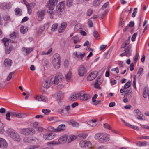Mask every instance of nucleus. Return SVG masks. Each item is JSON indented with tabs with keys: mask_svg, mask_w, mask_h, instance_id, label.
<instances>
[{
	"mask_svg": "<svg viewBox=\"0 0 149 149\" xmlns=\"http://www.w3.org/2000/svg\"><path fill=\"white\" fill-rule=\"evenodd\" d=\"M72 73L70 71H69L65 75V78L67 81H69L71 80L72 78Z\"/></svg>",
	"mask_w": 149,
	"mask_h": 149,
	"instance_id": "28",
	"label": "nucleus"
},
{
	"mask_svg": "<svg viewBox=\"0 0 149 149\" xmlns=\"http://www.w3.org/2000/svg\"><path fill=\"white\" fill-rule=\"evenodd\" d=\"M76 136L75 135H72L70 136L68 138V143H70L74 140L76 139Z\"/></svg>",
	"mask_w": 149,
	"mask_h": 149,
	"instance_id": "32",
	"label": "nucleus"
},
{
	"mask_svg": "<svg viewBox=\"0 0 149 149\" xmlns=\"http://www.w3.org/2000/svg\"><path fill=\"white\" fill-rule=\"evenodd\" d=\"M46 14V10L44 9L38 10L36 13V18L38 21H42L44 18Z\"/></svg>",
	"mask_w": 149,
	"mask_h": 149,
	"instance_id": "4",
	"label": "nucleus"
},
{
	"mask_svg": "<svg viewBox=\"0 0 149 149\" xmlns=\"http://www.w3.org/2000/svg\"><path fill=\"white\" fill-rule=\"evenodd\" d=\"M130 39H128V40H127L125 41V42L124 44V45L123 46L122 45L121 47L122 48H125V47H127V46L129 45V43H130Z\"/></svg>",
	"mask_w": 149,
	"mask_h": 149,
	"instance_id": "45",
	"label": "nucleus"
},
{
	"mask_svg": "<svg viewBox=\"0 0 149 149\" xmlns=\"http://www.w3.org/2000/svg\"><path fill=\"white\" fill-rule=\"evenodd\" d=\"M13 49V46L11 45L10 46L9 48H7L5 49V52L6 53V54L10 53Z\"/></svg>",
	"mask_w": 149,
	"mask_h": 149,
	"instance_id": "37",
	"label": "nucleus"
},
{
	"mask_svg": "<svg viewBox=\"0 0 149 149\" xmlns=\"http://www.w3.org/2000/svg\"><path fill=\"white\" fill-rule=\"evenodd\" d=\"M12 5L10 2L4 3L3 4V8L6 9H10Z\"/></svg>",
	"mask_w": 149,
	"mask_h": 149,
	"instance_id": "27",
	"label": "nucleus"
},
{
	"mask_svg": "<svg viewBox=\"0 0 149 149\" xmlns=\"http://www.w3.org/2000/svg\"><path fill=\"white\" fill-rule=\"evenodd\" d=\"M33 131V129L32 128H27L22 129L20 132L22 134L28 135L30 134Z\"/></svg>",
	"mask_w": 149,
	"mask_h": 149,
	"instance_id": "12",
	"label": "nucleus"
},
{
	"mask_svg": "<svg viewBox=\"0 0 149 149\" xmlns=\"http://www.w3.org/2000/svg\"><path fill=\"white\" fill-rule=\"evenodd\" d=\"M57 96L59 99L62 98L63 97V93L61 91H59L57 93Z\"/></svg>",
	"mask_w": 149,
	"mask_h": 149,
	"instance_id": "47",
	"label": "nucleus"
},
{
	"mask_svg": "<svg viewBox=\"0 0 149 149\" xmlns=\"http://www.w3.org/2000/svg\"><path fill=\"white\" fill-rule=\"evenodd\" d=\"M137 8H134L133 10V12L132 14V17H135L137 13Z\"/></svg>",
	"mask_w": 149,
	"mask_h": 149,
	"instance_id": "51",
	"label": "nucleus"
},
{
	"mask_svg": "<svg viewBox=\"0 0 149 149\" xmlns=\"http://www.w3.org/2000/svg\"><path fill=\"white\" fill-rule=\"evenodd\" d=\"M7 146L8 144L6 141L2 138H0V148H5Z\"/></svg>",
	"mask_w": 149,
	"mask_h": 149,
	"instance_id": "16",
	"label": "nucleus"
},
{
	"mask_svg": "<svg viewBox=\"0 0 149 149\" xmlns=\"http://www.w3.org/2000/svg\"><path fill=\"white\" fill-rule=\"evenodd\" d=\"M98 96L97 94H95L92 98V101L93 102L92 104L94 105H96L99 104L101 101L100 100H96V99Z\"/></svg>",
	"mask_w": 149,
	"mask_h": 149,
	"instance_id": "21",
	"label": "nucleus"
},
{
	"mask_svg": "<svg viewBox=\"0 0 149 149\" xmlns=\"http://www.w3.org/2000/svg\"><path fill=\"white\" fill-rule=\"evenodd\" d=\"M134 112L137 114L138 116L137 117V119L139 120H144L143 117V115L141 113L140 111L137 109H135L134 110Z\"/></svg>",
	"mask_w": 149,
	"mask_h": 149,
	"instance_id": "14",
	"label": "nucleus"
},
{
	"mask_svg": "<svg viewBox=\"0 0 149 149\" xmlns=\"http://www.w3.org/2000/svg\"><path fill=\"white\" fill-rule=\"evenodd\" d=\"M125 95L126 96H128L132 94V91L130 90H127L125 91Z\"/></svg>",
	"mask_w": 149,
	"mask_h": 149,
	"instance_id": "54",
	"label": "nucleus"
},
{
	"mask_svg": "<svg viewBox=\"0 0 149 149\" xmlns=\"http://www.w3.org/2000/svg\"><path fill=\"white\" fill-rule=\"evenodd\" d=\"M78 74L79 76H84L86 74V70L83 65H80L78 68Z\"/></svg>",
	"mask_w": 149,
	"mask_h": 149,
	"instance_id": "9",
	"label": "nucleus"
},
{
	"mask_svg": "<svg viewBox=\"0 0 149 149\" xmlns=\"http://www.w3.org/2000/svg\"><path fill=\"white\" fill-rule=\"evenodd\" d=\"M3 19L5 21L9 20L10 19V17L7 15H5L3 16Z\"/></svg>",
	"mask_w": 149,
	"mask_h": 149,
	"instance_id": "61",
	"label": "nucleus"
},
{
	"mask_svg": "<svg viewBox=\"0 0 149 149\" xmlns=\"http://www.w3.org/2000/svg\"><path fill=\"white\" fill-rule=\"evenodd\" d=\"M95 139L98 140L100 143H103L104 141H108L109 140V137L104 133H97L95 136Z\"/></svg>",
	"mask_w": 149,
	"mask_h": 149,
	"instance_id": "3",
	"label": "nucleus"
},
{
	"mask_svg": "<svg viewBox=\"0 0 149 149\" xmlns=\"http://www.w3.org/2000/svg\"><path fill=\"white\" fill-rule=\"evenodd\" d=\"M35 99L38 101H42L44 102H48V99L47 97L43 95H38L36 96Z\"/></svg>",
	"mask_w": 149,
	"mask_h": 149,
	"instance_id": "13",
	"label": "nucleus"
},
{
	"mask_svg": "<svg viewBox=\"0 0 149 149\" xmlns=\"http://www.w3.org/2000/svg\"><path fill=\"white\" fill-rule=\"evenodd\" d=\"M24 3L26 5L27 9L31 8L32 4L31 3H28L26 0H22Z\"/></svg>",
	"mask_w": 149,
	"mask_h": 149,
	"instance_id": "33",
	"label": "nucleus"
},
{
	"mask_svg": "<svg viewBox=\"0 0 149 149\" xmlns=\"http://www.w3.org/2000/svg\"><path fill=\"white\" fill-rule=\"evenodd\" d=\"M79 137L82 138L84 139L86 138L87 136V134L86 133H83L79 135Z\"/></svg>",
	"mask_w": 149,
	"mask_h": 149,
	"instance_id": "43",
	"label": "nucleus"
},
{
	"mask_svg": "<svg viewBox=\"0 0 149 149\" xmlns=\"http://www.w3.org/2000/svg\"><path fill=\"white\" fill-rule=\"evenodd\" d=\"M20 32L23 34H24L27 31L28 28L26 27H24L23 25H21L20 29Z\"/></svg>",
	"mask_w": 149,
	"mask_h": 149,
	"instance_id": "29",
	"label": "nucleus"
},
{
	"mask_svg": "<svg viewBox=\"0 0 149 149\" xmlns=\"http://www.w3.org/2000/svg\"><path fill=\"white\" fill-rule=\"evenodd\" d=\"M90 95L88 94H84L83 95H80V98L82 100H86L90 97Z\"/></svg>",
	"mask_w": 149,
	"mask_h": 149,
	"instance_id": "22",
	"label": "nucleus"
},
{
	"mask_svg": "<svg viewBox=\"0 0 149 149\" xmlns=\"http://www.w3.org/2000/svg\"><path fill=\"white\" fill-rule=\"evenodd\" d=\"M79 145L81 148L87 149L91 148L92 144L89 141H81L80 142Z\"/></svg>",
	"mask_w": 149,
	"mask_h": 149,
	"instance_id": "8",
	"label": "nucleus"
},
{
	"mask_svg": "<svg viewBox=\"0 0 149 149\" xmlns=\"http://www.w3.org/2000/svg\"><path fill=\"white\" fill-rule=\"evenodd\" d=\"M132 47L131 45H129L127 47H125V52L121 54L120 56L121 57L123 56H130L131 55Z\"/></svg>",
	"mask_w": 149,
	"mask_h": 149,
	"instance_id": "7",
	"label": "nucleus"
},
{
	"mask_svg": "<svg viewBox=\"0 0 149 149\" xmlns=\"http://www.w3.org/2000/svg\"><path fill=\"white\" fill-rule=\"evenodd\" d=\"M2 41L4 43V45L6 47H8L9 45L8 39L6 38H4L2 40Z\"/></svg>",
	"mask_w": 149,
	"mask_h": 149,
	"instance_id": "34",
	"label": "nucleus"
},
{
	"mask_svg": "<svg viewBox=\"0 0 149 149\" xmlns=\"http://www.w3.org/2000/svg\"><path fill=\"white\" fill-rule=\"evenodd\" d=\"M58 26V24L57 23H54L52 26L51 30L53 31H55L57 29Z\"/></svg>",
	"mask_w": 149,
	"mask_h": 149,
	"instance_id": "40",
	"label": "nucleus"
},
{
	"mask_svg": "<svg viewBox=\"0 0 149 149\" xmlns=\"http://www.w3.org/2000/svg\"><path fill=\"white\" fill-rule=\"evenodd\" d=\"M24 115L21 113L11 112V116L15 117L17 118H22L23 117Z\"/></svg>",
	"mask_w": 149,
	"mask_h": 149,
	"instance_id": "24",
	"label": "nucleus"
},
{
	"mask_svg": "<svg viewBox=\"0 0 149 149\" xmlns=\"http://www.w3.org/2000/svg\"><path fill=\"white\" fill-rule=\"evenodd\" d=\"M45 26H40L38 30V33H41L45 29Z\"/></svg>",
	"mask_w": 149,
	"mask_h": 149,
	"instance_id": "42",
	"label": "nucleus"
},
{
	"mask_svg": "<svg viewBox=\"0 0 149 149\" xmlns=\"http://www.w3.org/2000/svg\"><path fill=\"white\" fill-rule=\"evenodd\" d=\"M129 126L132 129H133L134 130H139V128L138 127H137L136 126H134V125H129Z\"/></svg>",
	"mask_w": 149,
	"mask_h": 149,
	"instance_id": "63",
	"label": "nucleus"
},
{
	"mask_svg": "<svg viewBox=\"0 0 149 149\" xmlns=\"http://www.w3.org/2000/svg\"><path fill=\"white\" fill-rule=\"evenodd\" d=\"M143 71V69L141 67H140L139 68L138 71L137 73V75L139 76H140L141 74L142 73Z\"/></svg>",
	"mask_w": 149,
	"mask_h": 149,
	"instance_id": "49",
	"label": "nucleus"
},
{
	"mask_svg": "<svg viewBox=\"0 0 149 149\" xmlns=\"http://www.w3.org/2000/svg\"><path fill=\"white\" fill-rule=\"evenodd\" d=\"M4 130V126L3 123L0 121V132H2Z\"/></svg>",
	"mask_w": 149,
	"mask_h": 149,
	"instance_id": "52",
	"label": "nucleus"
},
{
	"mask_svg": "<svg viewBox=\"0 0 149 149\" xmlns=\"http://www.w3.org/2000/svg\"><path fill=\"white\" fill-rule=\"evenodd\" d=\"M73 0H67L66 1V5L68 7H70L72 6L73 3Z\"/></svg>",
	"mask_w": 149,
	"mask_h": 149,
	"instance_id": "39",
	"label": "nucleus"
},
{
	"mask_svg": "<svg viewBox=\"0 0 149 149\" xmlns=\"http://www.w3.org/2000/svg\"><path fill=\"white\" fill-rule=\"evenodd\" d=\"M88 24L90 27H92L93 25V23L91 20H89L88 22Z\"/></svg>",
	"mask_w": 149,
	"mask_h": 149,
	"instance_id": "64",
	"label": "nucleus"
},
{
	"mask_svg": "<svg viewBox=\"0 0 149 149\" xmlns=\"http://www.w3.org/2000/svg\"><path fill=\"white\" fill-rule=\"evenodd\" d=\"M131 86V82L130 81H128L125 84L124 86V88L125 89H127L130 86Z\"/></svg>",
	"mask_w": 149,
	"mask_h": 149,
	"instance_id": "46",
	"label": "nucleus"
},
{
	"mask_svg": "<svg viewBox=\"0 0 149 149\" xmlns=\"http://www.w3.org/2000/svg\"><path fill=\"white\" fill-rule=\"evenodd\" d=\"M58 0H49V3H47V7L48 8L47 11L48 13L50 14V17L51 19L54 17L53 10L57 5Z\"/></svg>",
	"mask_w": 149,
	"mask_h": 149,
	"instance_id": "1",
	"label": "nucleus"
},
{
	"mask_svg": "<svg viewBox=\"0 0 149 149\" xmlns=\"http://www.w3.org/2000/svg\"><path fill=\"white\" fill-rule=\"evenodd\" d=\"M15 72H11L9 74L8 76L7 77V81H9L10 80L11 78H12V75Z\"/></svg>",
	"mask_w": 149,
	"mask_h": 149,
	"instance_id": "44",
	"label": "nucleus"
},
{
	"mask_svg": "<svg viewBox=\"0 0 149 149\" xmlns=\"http://www.w3.org/2000/svg\"><path fill=\"white\" fill-rule=\"evenodd\" d=\"M109 3L108 2H107L106 3H104L102 6V9H104L105 8L107 7L108 6H109Z\"/></svg>",
	"mask_w": 149,
	"mask_h": 149,
	"instance_id": "60",
	"label": "nucleus"
},
{
	"mask_svg": "<svg viewBox=\"0 0 149 149\" xmlns=\"http://www.w3.org/2000/svg\"><path fill=\"white\" fill-rule=\"evenodd\" d=\"M22 50L25 55H26L29 54L27 48L23 47L22 49Z\"/></svg>",
	"mask_w": 149,
	"mask_h": 149,
	"instance_id": "50",
	"label": "nucleus"
},
{
	"mask_svg": "<svg viewBox=\"0 0 149 149\" xmlns=\"http://www.w3.org/2000/svg\"><path fill=\"white\" fill-rule=\"evenodd\" d=\"M98 72L96 71H95L91 73L87 77V80L91 81L95 79L97 76Z\"/></svg>",
	"mask_w": 149,
	"mask_h": 149,
	"instance_id": "11",
	"label": "nucleus"
},
{
	"mask_svg": "<svg viewBox=\"0 0 149 149\" xmlns=\"http://www.w3.org/2000/svg\"><path fill=\"white\" fill-rule=\"evenodd\" d=\"M69 124L70 125H71L73 127H78L79 126V123L74 121H71L69 122Z\"/></svg>",
	"mask_w": 149,
	"mask_h": 149,
	"instance_id": "31",
	"label": "nucleus"
},
{
	"mask_svg": "<svg viewBox=\"0 0 149 149\" xmlns=\"http://www.w3.org/2000/svg\"><path fill=\"white\" fill-rule=\"evenodd\" d=\"M10 116H11V112H8L6 114V119L8 121H10L11 120L10 118Z\"/></svg>",
	"mask_w": 149,
	"mask_h": 149,
	"instance_id": "41",
	"label": "nucleus"
},
{
	"mask_svg": "<svg viewBox=\"0 0 149 149\" xmlns=\"http://www.w3.org/2000/svg\"><path fill=\"white\" fill-rule=\"evenodd\" d=\"M65 125L64 124H61L58 126L56 129L53 128L54 132H59L65 130Z\"/></svg>",
	"mask_w": 149,
	"mask_h": 149,
	"instance_id": "19",
	"label": "nucleus"
},
{
	"mask_svg": "<svg viewBox=\"0 0 149 149\" xmlns=\"http://www.w3.org/2000/svg\"><path fill=\"white\" fill-rule=\"evenodd\" d=\"M93 35L94 37L95 38H97L99 36L98 33L96 31H94L93 33Z\"/></svg>",
	"mask_w": 149,
	"mask_h": 149,
	"instance_id": "55",
	"label": "nucleus"
},
{
	"mask_svg": "<svg viewBox=\"0 0 149 149\" xmlns=\"http://www.w3.org/2000/svg\"><path fill=\"white\" fill-rule=\"evenodd\" d=\"M15 11L16 15H17L18 16H20L22 15V11L19 8H16L15 10Z\"/></svg>",
	"mask_w": 149,
	"mask_h": 149,
	"instance_id": "30",
	"label": "nucleus"
},
{
	"mask_svg": "<svg viewBox=\"0 0 149 149\" xmlns=\"http://www.w3.org/2000/svg\"><path fill=\"white\" fill-rule=\"evenodd\" d=\"M96 119H93L91 121V122H89V124L90 125H91L92 127L95 126V125H91V124L95 123V122H96Z\"/></svg>",
	"mask_w": 149,
	"mask_h": 149,
	"instance_id": "59",
	"label": "nucleus"
},
{
	"mask_svg": "<svg viewBox=\"0 0 149 149\" xmlns=\"http://www.w3.org/2000/svg\"><path fill=\"white\" fill-rule=\"evenodd\" d=\"M68 138L66 136L61 137L58 140V142L60 144H63L65 143Z\"/></svg>",
	"mask_w": 149,
	"mask_h": 149,
	"instance_id": "26",
	"label": "nucleus"
},
{
	"mask_svg": "<svg viewBox=\"0 0 149 149\" xmlns=\"http://www.w3.org/2000/svg\"><path fill=\"white\" fill-rule=\"evenodd\" d=\"M63 78L61 73L58 72L56 74V76L54 77H52L50 79L51 83L52 84L57 85L58 84L59 81V79H62Z\"/></svg>",
	"mask_w": 149,
	"mask_h": 149,
	"instance_id": "5",
	"label": "nucleus"
},
{
	"mask_svg": "<svg viewBox=\"0 0 149 149\" xmlns=\"http://www.w3.org/2000/svg\"><path fill=\"white\" fill-rule=\"evenodd\" d=\"M12 61L9 59H5L4 61V64L7 67H10L11 65Z\"/></svg>",
	"mask_w": 149,
	"mask_h": 149,
	"instance_id": "25",
	"label": "nucleus"
},
{
	"mask_svg": "<svg viewBox=\"0 0 149 149\" xmlns=\"http://www.w3.org/2000/svg\"><path fill=\"white\" fill-rule=\"evenodd\" d=\"M93 13V10L91 9H89L87 12V15L90 16Z\"/></svg>",
	"mask_w": 149,
	"mask_h": 149,
	"instance_id": "53",
	"label": "nucleus"
},
{
	"mask_svg": "<svg viewBox=\"0 0 149 149\" xmlns=\"http://www.w3.org/2000/svg\"><path fill=\"white\" fill-rule=\"evenodd\" d=\"M10 136L13 140L16 141H19L21 140L20 136L18 134L16 133H14L11 134Z\"/></svg>",
	"mask_w": 149,
	"mask_h": 149,
	"instance_id": "17",
	"label": "nucleus"
},
{
	"mask_svg": "<svg viewBox=\"0 0 149 149\" xmlns=\"http://www.w3.org/2000/svg\"><path fill=\"white\" fill-rule=\"evenodd\" d=\"M85 55V53L83 52V53H80L79 55V58H81V59L82 61L83 60V57H84Z\"/></svg>",
	"mask_w": 149,
	"mask_h": 149,
	"instance_id": "57",
	"label": "nucleus"
},
{
	"mask_svg": "<svg viewBox=\"0 0 149 149\" xmlns=\"http://www.w3.org/2000/svg\"><path fill=\"white\" fill-rule=\"evenodd\" d=\"M61 57L58 54H55L53 56L52 62L54 67L56 69H58L60 65Z\"/></svg>",
	"mask_w": 149,
	"mask_h": 149,
	"instance_id": "2",
	"label": "nucleus"
},
{
	"mask_svg": "<svg viewBox=\"0 0 149 149\" xmlns=\"http://www.w3.org/2000/svg\"><path fill=\"white\" fill-rule=\"evenodd\" d=\"M42 112L44 113L45 114L48 115L50 112V110L48 109H43L42 110Z\"/></svg>",
	"mask_w": 149,
	"mask_h": 149,
	"instance_id": "48",
	"label": "nucleus"
},
{
	"mask_svg": "<svg viewBox=\"0 0 149 149\" xmlns=\"http://www.w3.org/2000/svg\"><path fill=\"white\" fill-rule=\"evenodd\" d=\"M104 0H95L93 4L94 6H98Z\"/></svg>",
	"mask_w": 149,
	"mask_h": 149,
	"instance_id": "35",
	"label": "nucleus"
},
{
	"mask_svg": "<svg viewBox=\"0 0 149 149\" xmlns=\"http://www.w3.org/2000/svg\"><path fill=\"white\" fill-rule=\"evenodd\" d=\"M37 140V139L36 138L33 139L31 137H25L24 138L23 141L25 142L26 143H33V141Z\"/></svg>",
	"mask_w": 149,
	"mask_h": 149,
	"instance_id": "20",
	"label": "nucleus"
},
{
	"mask_svg": "<svg viewBox=\"0 0 149 149\" xmlns=\"http://www.w3.org/2000/svg\"><path fill=\"white\" fill-rule=\"evenodd\" d=\"M67 23L64 22L61 23V25L59 27L58 31L59 33H62L64 31L67 26Z\"/></svg>",
	"mask_w": 149,
	"mask_h": 149,
	"instance_id": "18",
	"label": "nucleus"
},
{
	"mask_svg": "<svg viewBox=\"0 0 149 149\" xmlns=\"http://www.w3.org/2000/svg\"><path fill=\"white\" fill-rule=\"evenodd\" d=\"M81 94L80 93H74L69 98V100L71 101H75L77 100L80 96Z\"/></svg>",
	"mask_w": 149,
	"mask_h": 149,
	"instance_id": "15",
	"label": "nucleus"
},
{
	"mask_svg": "<svg viewBox=\"0 0 149 149\" xmlns=\"http://www.w3.org/2000/svg\"><path fill=\"white\" fill-rule=\"evenodd\" d=\"M56 135L53 133H51L49 134H44L43 137L45 140H51L54 139Z\"/></svg>",
	"mask_w": 149,
	"mask_h": 149,
	"instance_id": "10",
	"label": "nucleus"
},
{
	"mask_svg": "<svg viewBox=\"0 0 149 149\" xmlns=\"http://www.w3.org/2000/svg\"><path fill=\"white\" fill-rule=\"evenodd\" d=\"M149 88L146 87L144 88L143 91V96L144 98H146L147 97V95L146 93L147 94V92H148V90Z\"/></svg>",
	"mask_w": 149,
	"mask_h": 149,
	"instance_id": "38",
	"label": "nucleus"
},
{
	"mask_svg": "<svg viewBox=\"0 0 149 149\" xmlns=\"http://www.w3.org/2000/svg\"><path fill=\"white\" fill-rule=\"evenodd\" d=\"M60 113L64 116H68V113H65L64 112V110L63 109H61V111L60 112Z\"/></svg>",
	"mask_w": 149,
	"mask_h": 149,
	"instance_id": "58",
	"label": "nucleus"
},
{
	"mask_svg": "<svg viewBox=\"0 0 149 149\" xmlns=\"http://www.w3.org/2000/svg\"><path fill=\"white\" fill-rule=\"evenodd\" d=\"M42 86L44 88H47L50 87V83L49 80H46L44 81H42Z\"/></svg>",
	"mask_w": 149,
	"mask_h": 149,
	"instance_id": "23",
	"label": "nucleus"
},
{
	"mask_svg": "<svg viewBox=\"0 0 149 149\" xmlns=\"http://www.w3.org/2000/svg\"><path fill=\"white\" fill-rule=\"evenodd\" d=\"M64 1L61 2L56 8V13L58 16H61L64 13Z\"/></svg>",
	"mask_w": 149,
	"mask_h": 149,
	"instance_id": "6",
	"label": "nucleus"
},
{
	"mask_svg": "<svg viewBox=\"0 0 149 149\" xmlns=\"http://www.w3.org/2000/svg\"><path fill=\"white\" fill-rule=\"evenodd\" d=\"M74 42L75 44L77 43L79 41V37L78 36H75L72 37Z\"/></svg>",
	"mask_w": 149,
	"mask_h": 149,
	"instance_id": "36",
	"label": "nucleus"
},
{
	"mask_svg": "<svg viewBox=\"0 0 149 149\" xmlns=\"http://www.w3.org/2000/svg\"><path fill=\"white\" fill-rule=\"evenodd\" d=\"M137 35V33H135L133 35L131 38L132 41H135Z\"/></svg>",
	"mask_w": 149,
	"mask_h": 149,
	"instance_id": "56",
	"label": "nucleus"
},
{
	"mask_svg": "<svg viewBox=\"0 0 149 149\" xmlns=\"http://www.w3.org/2000/svg\"><path fill=\"white\" fill-rule=\"evenodd\" d=\"M10 38L11 39H14L16 37L15 33V32H13L10 35Z\"/></svg>",
	"mask_w": 149,
	"mask_h": 149,
	"instance_id": "62",
	"label": "nucleus"
}]
</instances>
